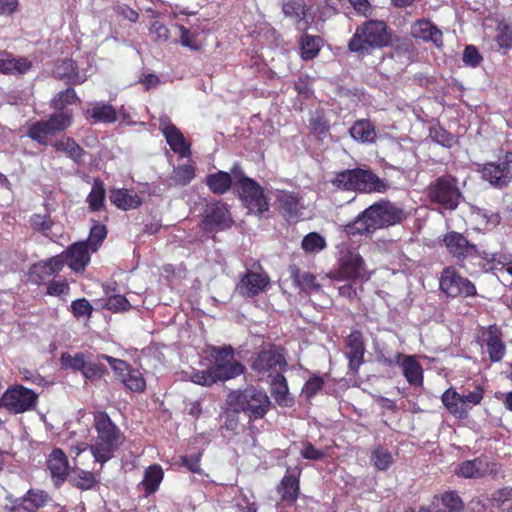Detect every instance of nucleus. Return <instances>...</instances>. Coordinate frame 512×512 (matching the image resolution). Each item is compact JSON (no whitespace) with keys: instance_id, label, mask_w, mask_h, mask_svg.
I'll use <instances>...</instances> for the list:
<instances>
[{"instance_id":"obj_1","label":"nucleus","mask_w":512,"mask_h":512,"mask_svg":"<svg viewBox=\"0 0 512 512\" xmlns=\"http://www.w3.org/2000/svg\"><path fill=\"white\" fill-rule=\"evenodd\" d=\"M406 218L403 208L390 201H379L362 211L343 227L346 236L369 235L378 229L401 223Z\"/></svg>"},{"instance_id":"obj_2","label":"nucleus","mask_w":512,"mask_h":512,"mask_svg":"<svg viewBox=\"0 0 512 512\" xmlns=\"http://www.w3.org/2000/svg\"><path fill=\"white\" fill-rule=\"evenodd\" d=\"M390 42L391 35L385 22L367 20L357 26L348 42V48L353 53L366 56L370 55L375 49L388 46Z\"/></svg>"},{"instance_id":"obj_3","label":"nucleus","mask_w":512,"mask_h":512,"mask_svg":"<svg viewBox=\"0 0 512 512\" xmlns=\"http://www.w3.org/2000/svg\"><path fill=\"white\" fill-rule=\"evenodd\" d=\"M95 429L97 436L90 450L95 461L103 465L114 456L123 443L124 436L105 412L95 416Z\"/></svg>"},{"instance_id":"obj_4","label":"nucleus","mask_w":512,"mask_h":512,"mask_svg":"<svg viewBox=\"0 0 512 512\" xmlns=\"http://www.w3.org/2000/svg\"><path fill=\"white\" fill-rule=\"evenodd\" d=\"M227 403L233 412L244 413L250 421L262 419L271 407L266 392L255 387L230 392Z\"/></svg>"},{"instance_id":"obj_5","label":"nucleus","mask_w":512,"mask_h":512,"mask_svg":"<svg viewBox=\"0 0 512 512\" xmlns=\"http://www.w3.org/2000/svg\"><path fill=\"white\" fill-rule=\"evenodd\" d=\"M234 183L239 186V195L245 206L254 213L262 214L269 204L262 187L253 179L246 177L240 168H233Z\"/></svg>"},{"instance_id":"obj_6","label":"nucleus","mask_w":512,"mask_h":512,"mask_svg":"<svg viewBox=\"0 0 512 512\" xmlns=\"http://www.w3.org/2000/svg\"><path fill=\"white\" fill-rule=\"evenodd\" d=\"M461 196L457 180L452 176L438 177L427 187L429 200L447 210H455Z\"/></svg>"},{"instance_id":"obj_7","label":"nucleus","mask_w":512,"mask_h":512,"mask_svg":"<svg viewBox=\"0 0 512 512\" xmlns=\"http://www.w3.org/2000/svg\"><path fill=\"white\" fill-rule=\"evenodd\" d=\"M210 356L213 358L211 369L217 381L229 380L244 372V366L234 359L231 346L212 347Z\"/></svg>"},{"instance_id":"obj_8","label":"nucleus","mask_w":512,"mask_h":512,"mask_svg":"<svg viewBox=\"0 0 512 512\" xmlns=\"http://www.w3.org/2000/svg\"><path fill=\"white\" fill-rule=\"evenodd\" d=\"M38 395L22 385L10 386L0 398V408L10 414H22L32 410L37 403Z\"/></svg>"},{"instance_id":"obj_9","label":"nucleus","mask_w":512,"mask_h":512,"mask_svg":"<svg viewBox=\"0 0 512 512\" xmlns=\"http://www.w3.org/2000/svg\"><path fill=\"white\" fill-rule=\"evenodd\" d=\"M287 366L283 350L271 346L268 349L261 350L251 360V368L259 374L273 377L277 373H282Z\"/></svg>"},{"instance_id":"obj_10","label":"nucleus","mask_w":512,"mask_h":512,"mask_svg":"<svg viewBox=\"0 0 512 512\" xmlns=\"http://www.w3.org/2000/svg\"><path fill=\"white\" fill-rule=\"evenodd\" d=\"M439 285L441 291L450 297L476 295L475 285L462 277L454 267H447L443 270Z\"/></svg>"},{"instance_id":"obj_11","label":"nucleus","mask_w":512,"mask_h":512,"mask_svg":"<svg viewBox=\"0 0 512 512\" xmlns=\"http://www.w3.org/2000/svg\"><path fill=\"white\" fill-rule=\"evenodd\" d=\"M338 279L349 280L357 278H369L363 258L354 251H348L341 256Z\"/></svg>"},{"instance_id":"obj_12","label":"nucleus","mask_w":512,"mask_h":512,"mask_svg":"<svg viewBox=\"0 0 512 512\" xmlns=\"http://www.w3.org/2000/svg\"><path fill=\"white\" fill-rule=\"evenodd\" d=\"M159 128L170 148L181 157L190 155V147L181 131L171 122L167 115L159 118Z\"/></svg>"},{"instance_id":"obj_13","label":"nucleus","mask_w":512,"mask_h":512,"mask_svg":"<svg viewBox=\"0 0 512 512\" xmlns=\"http://www.w3.org/2000/svg\"><path fill=\"white\" fill-rule=\"evenodd\" d=\"M383 362L388 365H401L403 375L410 385L421 386L423 384V369L414 356L397 353L392 358H385Z\"/></svg>"},{"instance_id":"obj_14","label":"nucleus","mask_w":512,"mask_h":512,"mask_svg":"<svg viewBox=\"0 0 512 512\" xmlns=\"http://www.w3.org/2000/svg\"><path fill=\"white\" fill-rule=\"evenodd\" d=\"M481 177L496 188H503L512 181V171L509 160L489 162L479 170Z\"/></svg>"},{"instance_id":"obj_15","label":"nucleus","mask_w":512,"mask_h":512,"mask_svg":"<svg viewBox=\"0 0 512 512\" xmlns=\"http://www.w3.org/2000/svg\"><path fill=\"white\" fill-rule=\"evenodd\" d=\"M283 13L291 18L296 24L298 30H307L313 21L315 11L311 6H306L302 0H289L283 3Z\"/></svg>"},{"instance_id":"obj_16","label":"nucleus","mask_w":512,"mask_h":512,"mask_svg":"<svg viewBox=\"0 0 512 512\" xmlns=\"http://www.w3.org/2000/svg\"><path fill=\"white\" fill-rule=\"evenodd\" d=\"M231 217L226 204L215 202L208 204L205 209L203 227L206 231L225 229L231 225Z\"/></svg>"},{"instance_id":"obj_17","label":"nucleus","mask_w":512,"mask_h":512,"mask_svg":"<svg viewBox=\"0 0 512 512\" xmlns=\"http://www.w3.org/2000/svg\"><path fill=\"white\" fill-rule=\"evenodd\" d=\"M356 191L365 193H385L390 185L368 169L356 168Z\"/></svg>"},{"instance_id":"obj_18","label":"nucleus","mask_w":512,"mask_h":512,"mask_svg":"<svg viewBox=\"0 0 512 512\" xmlns=\"http://www.w3.org/2000/svg\"><path fill=\"white\" fill-rule=\"evenodd\" d=\"M266 273L248 271L237 285V291L245 297H253L265 290L269 284Z\"/></svg>"},{"instance_id":"obj_19","label":"nucleus","mask_w":512,"mask_h":512,"mask_svg":"<svg viewBox=\"0 0 512 512\" xmlns=\"http://www.w3.org/2000/svg\"><path fill=\"white\" fill-rule=\"evenodd\" d=\"M444 243L448 251L455 257L464 258L474 254L483 258L486 252L480 253L476 246L470 244L468 240L460 233L450 232L444 237Z\"/></svg>"},{"instance_id":"obj_20","label":"nucleus","mask_w":512,"mask_h":512,"mask_svg":"<svg viewBox=\"0 0 512 512\" xmlns=\"http://www.w3.org/2000/svg\"><path fill=\"white\" fill-rule=\"evenodd\" d=\"M64 265L65 258L63 254L53 256L46 261H41L31 269L32 281L36 284H41L47 278L59 273Z\"/></svg>"},{"instance_id":"obj_21","label":"nucleus","mask_w":512,"mask_h":512,"mask_svg":"<svg viewBox=\"0 0 512 512\" xmlns=\"http://www.w3.org/2000/svg\"><path fill=\"white\" fill-rule=\"evenodd\" d=\"M33 67L26 57H15L7 51H0V73L6 75H24Z\"/></svg>"},{"instance_id":"obj_22","label":"nucleus","mask_w":512,"mask_h":512,"mask_svg":"<svg viewBox=\"0 0 512 512\" xmlns=\"http://www.w3.org/2000/svg\"><path fill=\"white\" fill-rule=\"evenodd\" d=\"M275 198L287 219L294 220L300 217L304 205L297 194L281 190L277 191Z\"/></svg>"},{"instance_id":"obj_23","label":"nucleus","mask_w":512,"mask_h":512,"mask_svg":"<svg viewBox=\"0 0 512 512\" xmlns=\"http://www.w3.org/2000/svg\"><path fill=\"white\" fill-rule=\"evenodd\" d=\"M411 35L426 42L430 41L437 47L443 44L442 32L426 19L418 20L411 26Z\"/></svg>"},{"instance_id":"obj_24","label":"nucleus","mask_w":512,"mask_h":512,"mask_svg":"<svg viewBox=\"0 0 512 512\" xmlns=\"http://www.w3.org/2000/svg\"><path fill=\"white\" fill-rule=\"evenodd\" d=\"M64 258L72 270L76 272L84 270L90 262L88 244L85 242L74 243L66 250Z\"/></svg>"},{"instance_id":"obj_25","label":"nucleus","mask_w":512,"mask_h":512,"mask_svg":"<svg viewBox=\"0 0 512 512\" xmlns=\"http://www.w3.org/2000/svg\"><path fill=\"white\" fill-rule=\"evenodd\" d=\"M50 501L47 492L41 489H29L25 495L17 498L13 503L16 508H22L27 512H36Z\"/></svg>"},{"instance_id":"obj_26","label":"nucleus","mask_w":512,"mask_h":512,"mask_svg":"<svg viewBox=\"0 0 512 512\" xmlns=\"http://www.w3.org/2000/svg\"><path fill=\"white\" fill-rule=\"evenodd\" d=\"M490 471V463L486 457L466 460L460 463L455 469V473L464 478H480Z\"/></svg>"},{"instance_id":"obj_27","label":"nucleus","mask_w":512,"mask_h":512,"mask_svg":"<svg viewBox=\"0 0 512 512\" xmlns=\"http://www.w3.org/2000/svg\"><path fill=\"white\" fill-rule=\"evenodd\" d=\"M110 202L121 210L136 209L142 204L140 196L129 189L114 188L109 193Z\"/></svg>"},{"instance_id":"obj_28","label":"nucleus","mask_w":512,"mask_h":512,"mask_svg":"<svg viewBox=\"0 0 512 512\" xmlns=\"http://www.w3.org/2000/svg\"><path fill=\"white\" fill-rule=\"evenodd\" d=\"M55 75L60 79H66L71 84H82L86 81L87 75L79 72L72 59L59 61L54 70Z\"/></svg>"},{"instance_id":"obj_29","label":"nucleus","mask_w":512,"mask_h":512,"mask_svg":"<svg viewBox=\"0 0 512 512\" xmlns=\"http://www.w3.org/2000/svg\"><path fill=\"white\" fill-rule=\"evenodd\" d=\"M51 476L56 479V483L63 482L66 479L69 463L66 455L60 449H54L47 462Z\"/></svg>"},{"instance_id":"obj_30","label":"nucleus","mask_w":512,"mask_h":512,"mask_svg":"<svg viewBox=\"0 0 512 512\" xmlns=\"http://www.w3.org/2000/svg\"><path fill=\"white\" fill-rule=\"evenodd\" d=\"M346 355L349 358L350 368L357 370L364 356V346L359 332H352L348 336Z\"/></svg>"},{"instance_id":"obj_31","label":"nucleus","mask_w":512,"mask_h":512,"mask_svg":"<svg viewBox=\"0 0 512 512\" xmlns=\"http://www.w3.org/2000/svg\"><path fill=\"white\" fill-rule=\"evenodd\" d=\"M289 274L294 284L303 292L311 293L318 291L320 285L316 281V277L309 272H301L296 265L289 266Z\"/></svg>"},{"instance_id":"obj_32","label":"nucleus","mask_w":512,"mask_h":512,"mask_svg":"<svg viewBox=\"0 0 512 512\" xmlns=\"http://www.w3.org/2000/svg\"><path fill=\"white\" fill-rule=\"evenodd\" d=\"M271 381V393L275 401L284 407H290L293 405V398L289 395L288 385L286 378L282 373L274 375Z\"/></svg>"},{"instance_id":"obj_33","label":"nucleus","mask_w":512,"mask_h":512,"mask_svg":"<svg viewBox=\"0 0 512 512\" xmlns=\"http://www.w3.org/2000/svg\"><path fill=\"white\" fill-rule=\"evenodd\" d=\"M233 182V169L231 170V174L224 171H218L208 175L206 178L207 186L215 194L226 193L230 189Z\"/></svg>"},{"instance_id":"obj_34","label":"nucleus","mask_w":512,"mask_h":512,"mask_svg":"<svg viewBox=\"0 0 512 512\" xmlns=\"http://www.w3.org/2000/svg\"><path fill=\"white\" fill-rule=\"evenodd\" d=\"M442 402L447 410L457 418H466V409L464 408L461 394L453 389H447L442 397Z\"/></svg>"},{"instance_id":"obj_35","label":"nucleus","mask_w":512,"mask_h":512,"mask_svg":"<svg viewBox=\"0 0 512 512\" xmlns=\"http://www.w3.org/2000/svg\"><path fill=\"white\" fill-rule=\"evenodd\" d=\"M57 151L63 152L76 163H81L85 155L84 150L70 137H63L54 143Z\"/></svg>"},{"instance_id":"obj_36","label":"nucleus","mask_w":512,"mask_h":512,"mask_svg":"<svg viewBox=\"0 0 512 512\" xmlns=\"http://www.w3.org/2000/svg\"><path fill=\"white\" fill-rule=\"evenodd\" d=\"M87 115L95 122L113 123L117 120L116 110L107 103L97 102L87 110Z\"/></svg>"},{"instance_id":"obj_37","label":"nucleus","mask_w":512,"mask_h":512,"mask_svg":"<svg viewBox=\"0 0 512 512\" xmlns=\"http://www.w3.org/2000/svg\"><path fill=\"white\" fill-rule=\"evenodd\" d=\"M486 345L489 358L492 362H498L504 357L506 347L504 343L501 341L497 330L492 327L489 328L487 332Z\"/></svg>"},{"instance_id":"obj_38","label":"nucleus","mask_w":512,"mask_h":512,"mask_svg":"<svg viewBox=\"0 0 512 512\" xmlns=\"http://www.w3.org/2000/svg\"><path fill=\"white\" fill-rule=\"evenodd\" d=\"M351 137L357 141L373 142L376 138L375 128L368 120H358L349 129Z\"/></svg>"},{"instance_id":"obj_39","label":"nucleus","mask_w":512,"mask_h":512,"mask_svg":"<svg viewBox=\"0 0 512 512\" xmlns=\"http://www.w3.org/2000/svg\"><path fill=\"white\" fill-rule=\"evenodd\" d=\"M283 501L293 504L299 494V480L294 475H285L278 487Z\"/></svg>"},{"instance_id":"obj_40","label":"nucleus","mask_w":512,"mask_h":512,"mask_svg":"<svg viewBox=\"0 0 512 512\" xmlns=\"http://www.w3.org/2000/svg\"><path fill=\"white\" fill-rule=\"evenodd\" d=\"M371 463L377 470L386 471L394 463V457L386 447L378 445L371 451Z\"/></svg>"},{"instance_id":"obj_41","label":"nucleus","mask_w":512,"mask_h":512,"mask_svg":"<svg viewBox=\"0 0 512 512\" xmlns=\"http://www.w3.org/2000/svg\"><path fill=\"white\" fill-rule=\"evenodd\" d=\"M322 39L319 36L305 34L300 40L301 55L304 60L313 59L320 51Z\"/></svg>"},{"instance_id":"obj_42","label":"nucleus","mask_w":512,"mask_h":512,"mask_svg":"<svg viewBox=\"0 0 512 512\" xmlns=\"http://www.w3.org/2000/svg\"><path fill=\"white\" fill-rule=\"evenodd\" d=\"M309 125L311 132L320 140L327 136L330 129L328 120L320 110H316L311 114Z\"/></svg>"},{"instance_id":"obj_43","label":"nucleus","mask_w":512,"mask_h":512,"mask_svg":"<svg viewBox=\"0 0 512 512\" xmlns=\"http://www.w3.org/2000/svg\"><path fill=\"white\" fill-rule=\"evenodd\" d=\"M163 479V470L160 466H150L144 475L142 484L145 487L147 493H154Z\"/></svg>"},{"instance_id":"obj_44","label":"nucleus","mask_w":512,"mask_h":512,"mask_svg":"<svg viewBox=\"0 0 512 512\" xmlns=\"http://www.w3.org/2000/svg\"><path fill=\"white\" fill-rule=\"evenodd\" d=\"M120 381L132 392H143L146 387L142 372L135 368H131Z\"/></svg>"},{"instance_id":"obj_45","label":"nucleus","mask_w":512,"mask_h":512,"mask_svg":"<svg viewBox=\"0 0 512 512\" xmlns=\"http://www.w3.org/2000/svg\"><path fill=\"white\" fill-rule=\"evenodd\" d=\"M195 177L193 166L188 164L180 165L173 169L170 175L171 184L187 185Z\"/></svg>"},{"instance_id":"obj_46","label":"nucleus","mask_w":512,"mask_h":512,"mask_svg":"<svg viewBox=\"0 0 512 512\" xmlns=\"http://www.w3.org/2000/svg\"><path fill=\"white\" fill-rule=\"evenodd\" d=\"M356 178V169L344 170L336 174L335 178L332 180V184L343 190L356 191Z\"/></svg>"},{"instance_id":"obj_47","label":"nucleus","mask_w":512,"mask_h":512,"mask_svg":"<svg viewBox=\"0 0 512 512\" xmlns=\"http://www.w3.org/2000/svg\"><path fill=\"white\" fill-rule=\"evenodd\" d=\"M55 135L45 121L32 124L28 130V136L40 144H47L49 137Z\"/></svg>"},{"instance_id":"obj_48","label":"nucleus","mask_w":512,"mask_h":512,"mask_svg":"<svg viewBox=\"0 0 512 512\" xmlns=\"http://www.w3.org/2000/svg\"><path fill=\"white\" fill-rule=\"evenodd\" d=\"M45 122L50 127L52 132L56 134L58 132L64 131L71 125L72 116L68 112H57L52 114Z\"/></svg>"},{"instance_id":"obj_49","label":"nucleus","mask_w":512,"mask_h":512,"mask_svg":"<svg viewBox=\"0 0 512 512\" xmlns=\"http://www.w3.org/2000/svg\"><path fill=\"white\" fill-rule=\"evenodd\" d=\"M495 40L500 48L509 49L512 47V25L506 21L498 23Z\"/></svg>"},{"instance_id":"obj_50","label":"nucleus","mask_w":512,"mask_h":512,"mask_svg":"<svg viewBox=\"0 0 512 512\" xmlns=\"http://www.w3.org/2000/svg\"><path fill=\"white\" fill-rule=\"evenodd\" d=\"M104 199L105 189L103 183L98 180H95L92 186V190L87 197L89 207L94 211L99 210L104 204Z\"/></svg>"},{"instance_id":"obj_51","label":"nucleus","mask_w":512,"mask_h":512,"mask_svg":"<svg viewBox=\"0 0 512 512\" xmlns=\"http://www.w3.org/2000/svg\"><path fill=\"white\" fill-rule=\"evenodd\" d=\"M30 224L33 230L47 236L53 226V220L48 213L34 214L30 218Z\"/></svg>"},{"instance_id":"obj_52","label":"nucleus","mask_w":512,"mask_h":512,"mask_svg":"<svg viewBox=\"0 0 512 512\" xmlns=\"http://www.w3.org/2000/svg\"><path fill=\"white\" fill-rule=\"evenodd\" d=\"M71 482L75 487L81 490H89L95 485L96 479L93 473L85 470H79L71 478Z\"/></svg>"},{"instance_id":"obj_53","label":"nucleus","mask_w":512,"mask_h":512,"mask_svg":"<svg viewBox=\"0 0 512 512\" xmlns=\"http://www.w3.org/2000/svg\"><path fill=\"white\" fill-rule=\"evenodd\" d=\"M180 32V43L182 46L188 47L191 50H199L201 43L198 40L196 31H190L183 25L178 26Z\"/></svg>"},{"instance_id":"obj_54","label":"nucleus","mask_w":512,"mask_h":512,"mask_svg":"<svg viewBox=\"0 0 512 512\" xmlns=\"http://www.w3.org/2000/svg\"><path fill=\"white\" fill-rule=\"evenodd\" d=\"M483 259L493 264V268L497 269L498 266L505 268L507 273L512 276V258L498 253H485Z\"/></svg>"},{"instance_id":"obj_55","label":"nucleus","mask_w":512,"mask_h":512,"mask_svg":"<svg viewBox=\"0 0 512 512\" xmlns=\"http://www.w3.org/2000/svg\"><path fill=\"white\" fill-rule=\"evenodd\" d=\"M325 245V239L315 232L309 233L302 240V248L308 252H319Z\"/></svg>"},{"instance_id":"obj_56","label":"nucleus","mask_w":512,"mask_h":512,"mask_svg":"<svg viewBox=\"0 0 512 512\" xmlns=\"http://www.w3.org/2000/svg\"><path fill=\"white\" fill-rule=\"evenodd\" d=\"M61 365L66 369H73L81 371L84 362L86 360V356L83 353H76L75 355H71L69 353H63L61 355Z\"/></svg>"},{"instance_id":"obj_57","label":"nucleus","mask_w":512,"mask_h":512,"mask_svg":"<svg viewBox=\"0 0 512 512\" xmlns=\"http://www.w3.org/2000/svg\"><path fill=\"white\" fill-rule=\"evenodd\" d=\"M189 378L191 382L202 386H210L217 382L211 367L202 371L194 370L189 375Z\"/></svg>"},{"instance_id":"obj_58","label":"nucleus","mask_w":512,"mask_h":512,"mask_svg":"<svg viewBox=\"0 0 512 512\" xmlns=\"http://www.w3.org/2000/svg\"><path fill=\"white\" fill-rule=\"evenodd\" d=\"M443 509L440 512H462V502L453 492L445 493L442 496Z\"/></svg>"},{"instance_id":"obj_59","label":"nucleus","mask_w":512,"mask_h":512,"mask_svg":"<svg viewBox=\"0 0 512 512\" xmlns=\"http://www.w3.org/2000/svg\"><path fill=\"white\" fill-rule=\"evenodd\" d=\"M430 137L433 141L446 146L450 147L454 143V137L452 134L447 132L444 128L441 126H433L430 128Z\"/></svg>"},{"instance_id":"obj_60","label":"nucleus","mask_w":512,"mask_h":512,"mask_svg":"<svg viewBox=\"0 0 512 512\" xmlns=\"http://www.w3.org/2000/svg\"><path fill=\"white\" fill-rule=\"evenodd\" d=\"M105 308L113 312L127 311L130 308L129 301L122 295L115 294L105 301Z\"/></svg>"},{"instance_id":"obj_61","label":"nucleus","mask_w":512,"mask_h":512,"mask_svg":"<svg viewBox=\"0 0 512 512\" xmlns=\"http://www.w3.org/2000/svg\"><path fill=\"white\" fill-rule=\"evenodd\" d=\"M77 96L74 89H67L60 92L57 97L52 100V107L56 110H62L66 105L76 101Z\"/></svg>"},{"instance_id":"obj_62","label":"nucleus","mask_w":512,"mask_h":512,"mask_svg":"<svg viewBox=\"0 0 512 512\" xmlns=\"http://www.w3.org/2000/svg\"><path fill=\"white\" fill-rule=\"evenodd\" d=\"M107 235V230L104 225L101 224H95L90 229V235H89V246L93 251H96L98 246L102 243V241L105 239Z\"/></svg>"},{"instance_id":"obj_63","label":"nucleus","mask_w":512,"mask_h":512,"mask_svg":"<svg viewBox=\"0 0 512 512\" xmlns=\"http://www.w3.org/2000/svg\"><path fill=\"white\" fill-rule=\"evenodd\" d=\"M71 311L77 318H89L92 314L93 308L87 299L81 298L71 303Z\"/></svg>"},{"instance_id":"obj_64","label":"nucleus","mask_w":512,"mask_h":512,"mask_svg":"<svg viewBox=\"0 0 512 512\" xmlns=\"http://www.w3.org/2000/svg\"><path fill=\"white\" fill-rule=\"evenodd\" d=\"M236 506L240 512H256L255 497L250 493L241 492L236 500Z\"/></svg>"}]
</instances>
